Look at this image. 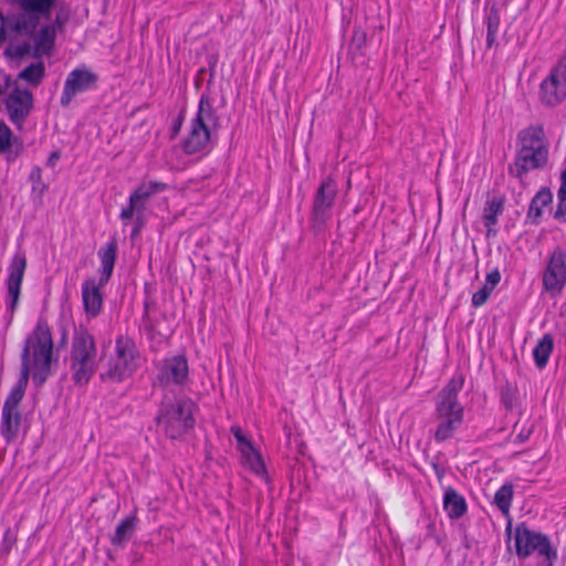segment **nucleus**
<instances>
[{
  "mask_svg": "<svg viewBox=\"0 0 566 566\" xmlns=\"http://www.w3.org/2000/svg\"><path fill=\"white\" fill-rule=\"evenodd\" d=\"M464 385L463 375H453L434 397L433 418L438 422L433 438L442 443L453 438L464 421V407L459 401V392Z\"/></svg>",
  "mask_w": 566,
  "mask_h": 566,
  "instance_id": "f257e3e1",
  "label": "nucleus"
},
{
  "mask_svg": "<svg viewBox=\"0 0 566 566\" xmlns=\"http://www.w3.org/2000/svg\"><path fill=\"white\" fill-rule=\"evenodd\" d=\"M94 336L84 327L74 328L69 366L71 379L76 387H86L98 368Z\"/></svg>",
  "mask_w": 566,
  "mask_h": 566,
  "instance_id": "f03ea898",
  "label": "nucleus"
},
{
  "mask_svg": "<svg viewBox=\"0 0 566 566\" xmlns=\"http://www.w3.org/2000/svg\"><path fill=\"white\" fill-rule=\"evenodd\" d=\"M198 405L189 397L171 399L165 397L155 418L157 426H161L167 438L179 440L196 426L193 417Z\"/></svg>",
  "mask_w": 566,
  "mask_h": 566,
  "instance_id": "7ed1b4c3",
  "label": "nucleus"
},
{
  "mask_svg": "<svg viewBox=\"0 0 566 566\" xmlns=\"http://www.w3.org/2000/svg\"><path fill=\"white\" fill-rule=\"evenodd\" d=\"M514 548L520 559H526L533 554L544 558L546 566H554L557 560V549L553 547L547 535L530 528L525 522H521L514 530Z\"/></svg>",
  "mask_w": 566,
  "mask_h": 566,
  "instance_id": "20e7f679",
  "label": "nucleus"
},
{
  "mask_svg": "<svg viewBox=\"0 0 566 566\" xmlns=\"http://www.w3.org/2000/svg\"><path fill=\"white\" fill-rule=\"evenodd\" d=\"M115 359L108 363L105 373L99 374L102 381L122 382L137 371L140 353L133 338L118 335L115 339Z\"/></svg>",
  "mask_w": 566,
  "mask_h": 566,
  "instance_id": "39448f33",
  "label": "nucleus"
},
{
  "mask_svg": "<svg viewBox=\"0 0 566 566\" xmlns=\"http://www.w3.org/2000/svg\"><path fill=\"white\" fill-rule=\"evenodd\" d=\"M33 365L36 370L32 379L36 387H41L48 379L52 359L53 340L49 324L45 319L39 318L31 333Z\"/></svg>",
  "mask_w": 566,
  "mask_h": 566,
  "instance_id": "423d86ee",
  "label": "nucleus"
},
{
  "mask_svg": "<svg viewBox=\"0 0 566 566\" xmlns=\"http://www.w3.org/2000/svg\"><path fill=\"white\" fill-rule=\"evenodd\" d=\"M337 192V181L333 176L324 178L316 189L310 216L311 227L316 234L324 231L327 221L331 220Z\"/></svg>",
  "mask_w": 566,
  "mask_h": 566,
  "instance_id": "0eeeda50",
  "label": "nucleus"
},
{
  "mask_svg": "<svg viewBox=\"0 0 566 566\" xmlns=\"http://www.w3.org/2000/svg\"><path fill=\"white\" fill-rule=\"evenodd\" d=\"M541 103L555 107L566 99V54L551 69L538 91Z\"/></svg>",
  "mask_w": 566,
  "mask_h": 566,
  "instance_id": "6e6552de",
  "label": "nucleus"
},
{
  "mask_svg": "<svg viewBox=\"0 0 566 566\" xmlns=\"http://www.w3.org/2000/svg\"><path fill=\"white\" fill-rule=\"evenodd\" d=\"M189 382V364L185 355L165 358L158 367L154 386L168 387L174 385L184 388Z\"/></svg>",
  "mask_w": 566,
  "mask_h": 566,
  "instance_id": "1a4fd4ad",
  "label": "nucleus"
},
{
  "mask_svg": "<svg viewBox=\"0 0 566 566\" xmlns=\"http://www.w3.org/2000/svg\"><path fill=\"white\" fill-rule=\"evenodd\" d=\"M566 285V249L557 245L551 252L543 272V289L559 294Z\"/></svg>",
  "mask_w": 566,
  "mask_h": 566,
  "instance_id": "9d476101",
  "label": "nucleus"
},
{
  "mask_svg": "<svg viewBox=\"0 0 566 566\" xmlns=\"http://www.w3.org/2000/svg\"><path fill=\"white\" fill-rule=\"evenodd\" d=\"M214 137L217 133L209 128L207 123L191 119L190 129L181 143V149L188 156L209 154L214 147Z\"/></svg>",
  "mask_w": 566,
  "mask_h": 566,
  "instance_id": "9b49d317",
  "label": "nucleus"
},
{
  "mask_svg": "<svg viewBox=\"0 0 566 566\" xmlns=\"http://www.w3.org/2000/svg\"><path fill=\"white\" fill-rule=\"evenodd\" d=\"M98 76L86 67H77L71 71L65 80L60 104L63 108L70 106L76 94L93 90L96 87Z\"/></svg>",
  "mask_w": 566,
  "mask_h": 566,
  "instance_id": "f8f14e48",
  "label": "nucleus"
},
{
  "mask_svg": "<svg viewBox=\"0 0 566 566\" xmlns=\"http://www.w3.org/2000/svg\"><path fill=\"white\" fill-rule=\"evenodd\" d=\"M167 188L168 185L160 181L151 180L148 182H142L129 195L128 205L122 209L119 219L123 222H127L133 219L136 210H146L148 199L165 191Z\"/></svg>",
  "mask_w": 566,
  "mask_h": 566,
  "instance_id": "ddd939ff",
  "label": "nucleus"
},
{
  "mask_svg": "<svg viewBox=\"0 0 566 566\" xmlns=\"http://www.w3.org/2000/svg\"><path fill=\"white\" fill-rule=\"evenodd\" d=\"M548 163V149L537 147L532 151H516L513 164L507 167L512 177L523 181L531 170L542 169Z\"/></svg>",
  "mask_w": 566,
  "mask_h": 566,
  "instance_id": "4468645a",
  "label": "nucleus"
},
{
  "mask_svg": "<svg viewBox=\"0 0 566 566\" xmlns=\"http://www.w3.org/2000/svg\"><path fill=\"white\" fill-rule=\"evenodd\" d=\"M33 107V94L28 88L14 87L6 99V108L14 125H22Z\"/></svg>",
  "mask_w": 566,
  "mask_h": 566,
  "instance_id": "2eb2a0df",
  "label": "nucleus"
},
{
  "mask_svg": "<svg viewBox=\"0 0 566 566\" xmlns=\"http://www.w3.org/2000/svg\"><path fill=\"white\" fill-rule=\"evenodd\" d=\"M27 268V259L25 256H15L9 268V276L7 280L8 286V295L10 296V302L8 304V310L14 312L19 296L21 284L24 275V271Z\"/></svg>",
  "mask_w": 566,
  "mask_h": 566,
  "instance_id": "dca6fc26",
  "label": "nucleus"
},
{
  "mask_svg": "<svg viewBox=\"0 0 566 566\" xmlns=\"http://www.w3.org/2000/svg\"><path fill=\"white\" fill-rule=\"evenodd\" d=\"M103 286L104 285H99V282L96 283V281L92 277L86 279L82 283V300L84 311L90 317H96L102 311L103 294L101 289Z\"/></svg>",
  "mask_w": 566,
  "mask_h": 566,
  "instance_id": "f3484780",
  "label": "nucleus"
},
{
  "mask_svg": "<svg viewBox=\"0 0 566 566\" xmlns=\"http://www.w3.org/2000/svg\"><path fill=\"white\" fill-rule=\"evenodd\" d=\"M516 151H532L537 147L548 149L545 132L542 125H530L518 132L516 137Z\"/></svg>",
  "mask_w": 566,
  "mask_h": 566,
  "instance_id": "a211bd4d",
  "label": "nucleus"
},
{
  "mask_svg": "<svg viewBox=\"0 0 566 566\" xmlns=\"http://www.w3.org/2000/svg\"><path fill=\"white\" fill-rule=\"evenodd\" d=\"M118 243L116 237H112L103 247L99 248L97 255L101 260L99 285H106L113 274L117 256Z\"/></svg>",
  "mask_w": 566,
  "mask_h": 566,
  "instance_id": "6ab92c4d",
  "label": "nucleus"
},
{
  "mask_svg": "<svg viewBox=\"0 0 566 566\" xmlns=\"http://www.w3.org/2000/svg\"><path fill=\"white\" fill-rule=\"evenodd\" d=\"M513 496V484L511 482H506L495 492L493 501V503L497 506L502 514L507 517V524L505 527V534L507 538L512 537V518L510 516V509L512 505ZM509 541L510 539H507V542Z\"/></svg>",
  "mask_w": 566,
  "mask_h": 566,
  "instance_id": "aec40b11",
  "label": "nucleus"
},
{
  "mask_svg": "<svg viewBox=\"0 0 566 566\" xmlns=\"http://www.w3.org/2000/svg\"><path fill=\"white\" fill-rule=\"evenodd\" d=\"M138 517L136 511L124 517L116 526L114 535L111 537L112 545L116 547H125L130 541L138 527Z\"/></svg>",
  "mask_w": 566,
  "mask_h": 566,
  "instance_id": "412c9836",
  "label": "nucleus"
},
{
  "mask_svg": "<svg viewBox=\"0 0 566 566\" xmlns=\"http://www.w3.org/2000/svg\"><path fill=\"white\" fill-rule=\"evenodd\" d=\"M192 120L207 123L208 127L212 128L214 133L219 130L221 126L220 116L213 107L212 101L208 94H202L200 96L198 109Z\"/></svg>",
  "mask_w": 566,
  "mask_h": 566,
  "instance_id": "4be33fe9",
  "label": "nucleus"
},
{
  "mask_svg": "<svg viewBox=\"0 0 566 566\" xmlns=\"http://www.w3.org/2000/svg\"><path fill=\"white\" fill-rule=\"evenodd\" d=\"M443 509L450 520H458L468 512V504L462 494L449 486L443 494Z\"/></svg>",
  "mask_w": 566,
  "mask_h": 566,
  "instance_id": "5701e85b",
  "label": "nucleus"
},
{
  "mask_svg": "<svg viewBox=\"0 0 566 566\" xmlns=\"http://www.w3.org/2000/svg\"><path fill=\"white\" fill-rule=\"evenodd\" d=\"M553 202V193L549 188L542 187L536 195L532 198L526 219L532 224L537 226L541 223L543 216V208Z\"/></svg>",
  "mask_w": 566,
  "mask_h": 566,
  "instance_id": "b1692460",
  "label": "nucleus"
},
{
  "mask_svg": "<svg viewBox=\"0 0 566 566\" xmlns=\"http://www.w3.org/2000/svg\"><path fill=\"white\" fill-rule=\"evenodd\" d=\"M21 419L22 416L18 409L2 408L0 432L7 443H11L18 437Z\"/></svg>",
  "mask_w": 566,
  "mask_h": 566,
  "instance_id": "393cba45",
  "label": "nucleus"
},
{
  "mask_svg": "<svg viewBox=\"0 0 566 566\" xmlns=\"http://www.w3.org/2000/svg\"><path fill=\"white\" fill-rule=\"evenodd\" d=\"M554 350V337L551 334H544L536 343L533 349V358L538 369H544Z\"/></svg>",
  "mask_w": 566,
  "mask_h": 566,
  "instance_id": "a878e982",
  "label": "nucleus"
},
{
  "mask_svg": "<svg viewBox=\"0 0 566 566\" xmlns=\"http://www.w3.org/2000/svg\"><path fill=\"white\" fill-rule=\"evenodd\" d=\"M41 17L38 13L24 11L14 18L12 29L17 33L32 36L40 24Z\"/></svg>",
  "mask_w": 566,
  "mask_h": 566,
  "instance_id": "bb28decb",
  "label": "nucleus"
},
{
  "mask_svg": "<svg viewBox=\"0 0 566 566\" xmlns=\"http://www.w3.org/2000/svg\"><path fill=\"white\" fill-rule=\"evenodd\" d=\"M504 203V196H493L486 200L482 216L484 226H495L497 223L499 216L503 213Z\"/></svg>",
  "mask_w": 566,
  "mask_h": 566,
  "instance_id": "cd10ccee",
  "label": "nucleus"
},
{
  "mask_svg": "<svg viewBox=\"0 0 566 566\" xmlns=\"http://www.w3.org/2000/svg\"><path fill=\"white\" fill-rule=\"evenodd\" d=\"M486 23V48L491 49L493 46H497L496 38L499 33V28L501 23L500 10L493 4L489 12L485 15Z\"/></svg>",
  "mask_w": 566,
  "mask_h": 566,
  "instance_id": "c85d7f7f",
  "label": "nucleus"
},
{
  "mask_svg": "<svg viewBox=\"0 0 566 566\" xmlns=\"http://www.w3.org/2000/svg\"><path fill=\"white\" fill-rule=\"evenodd\" d=\"M45 76V65L43 62H34L24 67L19 74L18 80L27 82L33 87H38Z\"/></svg>",
  "mask_w": 566,
  "mask_h": 566,
  "instance_id": "c756f323",
  "label": "nucleus"
},
{
  "mask_svg": "<svg viewBox=\"0 0 566 566\" xmlns=\"http://www.w3.org/2000/svg\"><path fill=\"white\" fill-rule=\"evenodd\" d=\"M59 0H18L23 11H30L50 19L52 8Z\"/></svg>",
  "mask_w": 566,
  "mask_h": 566,
  "instance_id": "7c9ffc66",
  "label": "nucleus"
},
{
  "mask_svg": "<svg viewBox=\"0 0 566 566\" xmlns=\"http://www.w3.org/2000/svg\"><path fill=\"white\" fill-rule=\"evenodd\" d=\"M32 347L31 334L25 338L21 353V373L15 386L27 389L30 377V355Z\"/></svg>",
  "mask_w": 566,
  "mask_h": 566,
  "instance_id": "2f4dec72",
  "label": "nucleus"
},
{
  "mask_svg": "<svg viewBox=\"0 0 566 566\" xmlns=\"http://www.w3.org/2000/svg\"><path fill=\"white\" fill-rule=\"evenodd\" d=\"M56 31L54 24L44 25L40 29L39 35L35 39V49L43 54H49L54 45Z\"/></svg>",
  "mask_w": 566,
  "mask_h": 566,
  "instance_id": "473e14b6",
  "label": "nucleus"
},
{
  "mask_svg": "<svg viewBox=\"0 0 566 566\" xmlns=\"http://www.w3.org/2000/svg\"><path fill=\"white\" fill-rule=\"evenodd\" d=\"M518 400V389L514 382L505 379L500 386V401L506 411H512Z\"/></svg>",
  "mask_w": 566,
  "mask_h": 566,
  "instance_id": "72a5a7b5",
  "label": "nucleus"
},
{
  "mask_svg": "<svg viewBox=\"0 0 566 566\" xmlns=\"http://www.w3.org/2000/svg\"><path fill=\"white\" fill-rule=\"evenodd\" d=\"M242 457L249 469L256 475L265 473V464L259 451L253 446H248L247 450H242Z\"/></svg>",
  "mask_w": 566,
  "mask_h": 566,
  "instance_id": "f704fd0d",
  "label": "nucleus"
},
{
  "mask_svg": "<svg viewBox=\"0 0 566 566\" xmlns=\"http://www.w3.org/2000/svg\"><path fill=\"white\" fill-rule=\"evenodd\" d=\"M24 394H25V389L21 388L20 386H13L12 389L10 390L4 403H3V409H10V410H13V409H18L20 402L22 401L23 397H24Z\"/></svg>",
  "mask_w": 566,
  "mask_h": 566,
  "instance_id": "c9c22d12",
  "label": "nucleus"
},
{
  "mask_svg": "<svg viewBox=\"0 0 566 566\" xmlns=\"http://www.w3.org/2000/svg\"><path fill=\"white\" fill-rule=\"evenodd\" d=\"M18 137H13V133L10 127L4 123L0 122V154L7 151L12 142H17Z\"/></svg>",
  "mask_w": 566,
  "mask_h": 566,
  "instance_id": "e433bc0d",
  "label": "nucleus"
},
{
  "mask_svg": "<svg viewBox=\"0 0 566 566\" xmlns=\"http://www.w3.org/2000/svg\"><path fill=\"white\" fill-rule=\"evenodd\" d=\"M18 539L17 531L8 527L2 537L1 546H0V553L3 556H8L11 553L12 547L15 545Z\"/></svg>",
  "mask_w": 566,
  "mask_h": 566,
  "instance_id": "4c0bfd02",
  "label": "nucleus"
},
{
  "mask_svg": "<svg viewBox=\"0 0 566 566\" xmlns=\"http://www.w3.org/2000/svg\"><path fill=\"white\" fill-rule=\"evenodd\" d=\"M557 208L554 212V219L560 222H566V188L559 187L557 190Z\"/></svg>",
  "mask_w": 566,
  "mask_h": 566,
  "instance_id": "58836bf2",
  "label": "nucleus"
},
{
  "mask_svg": "<svg viewBox=\"0 0 566 566\" xmlns=\"http://www.w3.org/2000/svg\"><path fill=\"white\" fill-rule=\"evenodd\" d=\"M29 179L32 182V191L43 193L48 189V186L42 182V169L39 166L31 169Z\"/></svg>",
  "mask_w": 566,
  "mask_h": 566,
  "instance_id": "ea45409f",
  "label": "nucleus"
},
{
  "mask_svg": "<svg viewBox=\"0 0 566 566\" xmlns=\"http://www.w3.org/2000/svg\"><path fill=\"white\" fill-rule=\"evenodd\" d=\"M367 42V33L361 27H354L350 40V46L360 51Z\"/></svg>",
  "mask_w": 566,
  "mask_h": 566,
  "instance_id": "a19ab883",
  "label": "nucleus"
},
{
  "mask_svg": "<svg viewBox=\"0 0 566 566\" xmlns=\"http://www.w3.org/2000/svg\"><path fill=\"white\" fill-rule=\"evenodd\" d=\"M492 292H493L492 287H489L488 284H484L480 290H478L472 295V306L480 307V306L484 305L486 303V301L489 300Z\"/></svg>",
  "mask_w": 566,
  "mask_h": 566,
  "instance_id": "79ce46f5",
  "label": "nucleus"
},
{
  "mask_svg": "<svg viewBox=\"0 0 566 566\" xmlns=\"http://www.w3.org/2000/svg\"><path fill=\"white\" fill-rule=\"evenodd\" d=\"M185 118H186V107L184 106L179 111L178 115L172 119L170 133H169L170 140H174L180 134Z\"/></svg>",
  "mask_w": 566,
  "mask_h": 566,
  "instance_id": "37998d69",
  "label": "nucleus"
},
{
  "mask_svg": "<svg viewBox=\"0 0 566 566\" xmlns=\"http://www.w3.org/2000/svg\"><path fill=\"white\" fill-rule=\"evenodd\" d=\"M135 220H134V227L130 231V239H135L139 235L142 230L146 226V217H145V210H136L134 213Z\"/></svg>",
  "mask_w": 566,
  "mask_h": 566,
  "instance_id": "c03bdc74",
  "label": "nucleus"
},
{
  "mask_svg": "<svg viewBox=\"0 0 566 566\" xmlns=\"http://www.w3.org/2000/svg\"><path fill=\"white\" fill-rule=\"evenodd\" d=\"M231 433L235 438L241 452H242V450H247L248 446H253L252 442L244 436V433L240 427H238V426L231 427Z\"/></svg>",
  "mask_w": 566,
  "mask_h": 566,
  "instance_id": "a18cd8bd",
  "label": "nucleus"
},
{
  "mask_svg": "<svg viewBox=\"0 0 566 566\" xmlns=\"http://www.w3.org/2000/svg\"><path fill=\"white\" fill-rule=\"evenodd\" d=\"M500 281H501V273H500L499 269H494L490 273L486 274L485 284H488L489 287H492V291L500 283Z\"/></svg>",
  "mask_w": 566,
  "mask_h": 566,
  "instance_id": "49530a36",
  "label": "nucleus"
},
{
  "mask_svg": "<svg viewBox=\"0 0 566 566\" xmlns=\"http://www.w3.org/2000/svg\"><path fill=\"white\" fill-rule=\"evenodd\" d=\"M4 55L6 56H9L11 59H18V57H22V54H21V51L19 49L18 45H9L6 50H4Z\"/></svg>",
  "mask_w": 566,
  "mask_h": 566,
  "instance_id": "de8ad7c7",
  "label": "nucleus"
},
{
  "mask_svg": "<svg viewBox=\"0 0 566 566\" xmlns=\"http://www.w3.org/2000/svg\"><path fill=\"white\" fill-rule=\"evenodd\" d=\"M155 301H151L149 298H146L144 301V313H143V321L144 322H149L150 321V317H149V311H150V307L151 306H155Z\"/></svg>",
  "mask_w": 566,
  "mask_h": 566,
  "instance_id": "09e8293b",
  "label": "nucleus"
},
{
  "mask_svg": "<svg viewBox=\"0 0 566 566\" xmlns=\"http://www.w3.org/2000/svg\"><path fill=\"white\" fill-rule=\"evenodd\" d=\"M60 157L61 153L59 150L51 153L46 160V166L50 168H54Z\"/></svg>",
  "mask_w": 566,
  "mask_h": 566,
  "instance_id": "8fccbe9b",
  "label": "nucleus"
},
{
  "mask_svg": "<svg viewBox=\"0 0 566 566\" xmlns=\"http://www.w3.org/2000/svg\"><path fill=\"white\" fill-rule=\"evenodd\" d=\"M431 467H432L437 478L439 480H441L444 476V474H446V470H444L443 465L440 464L439 462H432Z\"/></svg>",
  "mask_w": 566,
  "mask_h": 566,
  "instance_id": "3c124183",
  "label": "nucleus"
},
{
  "mask_svg": "<svg viewBox=\"0 0 566 566\" xmlns=\"http://www.w3.org/2000/svg\"><path fill=\"white\" fill-rule=\"evenodd\" d=\"M532 433V430H522L516 437H515V442L516 443H524L525 441L528 440L530 436Z\"/></svg>",
  "mask_w": 566,
  "mask_h": 566,
  "instance_id": "603ef678",
  "label": "nucleus"
},
{
  "mask_svg": "<svg viewBox=\"0 0 566 566\" xmlns=\"http://www.w3.org/2000/svg\"><path fill=\"white\" fill-rule=\"evenodd\" d=\"M434 533H436V524L433 522L428 523L426 537H436L437 542L440 543V539L436 536Z\"/></svg>",
  "mask_w": 566,
  "mask_h": 566,
  "instance_id": "864d4df0",
  "label": "nucleus"
},
{
  "mask_svg": "<svg viewBox=\"0 0 566 566\" xmlns=\"http://www.w3.org/2000/svg\"><path fill=\"white\" fill-rule=\"evenodd\" d=\"M6 40L4 19L0 13V44Z\"/></svg>",
  "mask_w": 566,
  "mask_h": 566,
  "instance_id": "5fc2aeb1",
  "label": "nucleus"
},
{
  "mask_svg": "<svg viewBox=\"0 0 566 566\" xmlns=\"http://www.w3.org/2000/svg\"><path fill=\"white\" fill-rule=\"evenodd\" d=\"M18 46H19V49L21 51L22 56H24V55L30 53L31 46H30L29 43L24 42L22 44H19Z\"/></svg>",
  "mask_w": 566,
  "mask_h": 566,
  "instance_id": "6e6d98bb",
  "label": "nucleus"
},
{
  "mask_svg": "<svg viewBox=\"0 0 566 566\" xmlns=\"http://www.w3.org/2000/svg\"><path fill=\"white\" fill-rule=\"evenodd\" d=\"M495 226H485L486 228V237H495L497 234V230L494 228Z\"/></svg>",
  "mask_w": 566,
  "mask_h": 566,
  "instance_id": "4d7b16f0",
  "label": "nucleus"
},
{
  "mask_svg": "<svg viewBox=\"0 0 566 566\" xmlns=\"http://www.w3.org/2000/svg\"><path fill=\"white\" fill-rule=\"evenodd\" d=\"M67 342V332L65 328L62 329V337H61V342H60V346H63L65 345Z\"/></svg>",
  "mask_w": 566,
  "mask_h": 566,
  "instance_id": "13d9d810",
  "label": "nucleus"
},
{
  "mask_svg": "<svg viewBox=\"0 0 566 566\" xmlns=\"http://www.w3.org/2000/svg\"><path fill=\"white\" fill-rule=\"evenodd\" d=\"M55 24H57V25H61V24H62V21H61V19H60V17H59V15H57V17H56V19H55Z\"/></svg>",
  "mask_w": 566,
  "mask_h": 566,
  "instance_id": "bf43d9fd",
  "label": "nucleus"
},
{
  "mask_svg": "<svg viewBox=\"0 0 566 566\" xmlns=\"http://www.w3.org/2000/svg\"><path fill=\"white\" fill-rule=\"evenodd\" d=\"M2 92H3V91H2V88L0 87V94H2Z\"/></svg>",
  "mask_w": 566,
  "mask_h": 566,
  "instance_id": "052dcab7",
  "label": "nucleus"
}]
</instances>
